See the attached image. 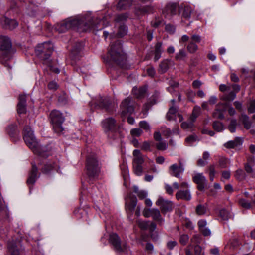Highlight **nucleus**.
I'll use <instances>...</instances> for the list:
<instances>
[{
	"instance_id": "27",
	"label": "nucleus",
	"mask_w": 255,
	"mask_h": 255,
	"mask_svg": "<svg viewBox=\"0 0 255 255\" xmlns=\"http://www.w3.org/2000/svg\"><path fill=\"white\" fill-rule=\"evenodd\" d=\"M239 121L244 125L246 129H249L251 128L252 122L249 120V118L247 115L242 114L239 117Z\"/></svg>"
},
{
	"instance_id": "62",
	"label": "nucleus",
	"mask_w": 255,
	"mask_h": 255,
	"mask_svg": "<svg viewBox=\"0 0 255 255\" xmlns=\"http://www.w3.org/2000/svg\"><path fill=\"white\" fill-rule=\"evenodd\" d=\"M147 73L148 76L153 77L156 74L155 69L152 67H150L147 69Z\"/></svg>"
},
{
	"instance_id": "57",
	"label": "nucleus",
	"mask_w": 255,
	"mask_h": 255,
	"mask_svg": "<svg viewBox=\"0 0 255 255\" xmlns=\"http://www.w3.org/2000/svg\"><path fill=\"white\" fill-rule=\"evenodd\" d=\"M48 88L51 90H56L58 88V85L55 81H52L48 83Z\"/></svg>"
},
{
	"instance_id": "6",
	"label": "nucleus",
	"mask_w": 255,
	"mask_h": 255,
	"mask_svg": "<svg viewBox=\"0 0 255 255\" xmlns=\"http://www.w3.org/2000/svg\"><path fill=\"white\" fill-rule=\"evenodd\" d=\"M49 119L54 131L61 134L64 130L62 124L65 120L63 114L59 110H53L50 113Z\"/></svg>"
},
{
	"instance_id": "44",
	"label": "nucleus",
	"mask_w": 255,
	"mask_h": 255,
	"mask_svg": "<svg viewBox=\"0 0 255 255\" xmlns=\"http://www.w3.org/2000/svg\"><path fill=\"white\" fill-rule=\"evenodd\" d=\"M128 17L126 14H121L116 16L115 21L118 23H122L127 20Z\"/></svg>"
},
{
	"instance_id": "25",
	"label": "nucleus",
	"mask_w": 255,
	"mask_h": 255,
	"mask_svg": "<svg viewBox=\"0 0 255 255\" xmlns=\"http://www.w3.org/2000/svg\"><path fill=\"white\" fill-rule=\"evenodd\" d=\"M151 212V217L153 219L158 222L159 224H162L164 222V219L162 217L159 210L156 208H152Z\"/></svg>"
},
{
	"instance_id": "30",
	"label": "nucleus",
	"mask_w": 255,
	"mask_h": 255,
	"mask_svg": "<svg viewBox=\"0 0 255 255\" xmlns=\"http://www.w3.org/2000/svg\"><path fill=\"white\" fill-rule=\"evenodd\" d=\"M133 0H120L117 8L119 9H125L130 7L132 3Z\"/></svg>"
},
{
	"instance_id": "37",
	"label": "nucleus",
	"mask_w": 255,
	"mask_h": 255,
	"mask_svg": "<svg viewBox=\"0 0 255 255\" xmlns=\"http://www.w3.org/2000/svg\"><path fill=\"white\" fill-rule=\"evenodd\" d=\"M235 176L237 179L242 181L245 179L246 176L245 173L242 169H239L236 170Z\"/></svg>"
},
{
	"instance_id": "15",
	"label": "nucleus",
	"mask_w": 255,
	"mask_h": 255,
	"mask_svg": "<svg viewBox=\"0 0 255 255\" xmlns=\"http://www.w3.org/2000/svg\"><path fill=\"white\" fill-rule=\"evenodd\" d=\"M184 170L182 164L179 162V165L174 164L169 167V173L172 176L179 178L180 174H182Z\"/></svg>"
},
{
	"instance_id": "32",
	"label": "nucleus",
	"mask_w": 255,
	"mask_h": 255,
	"mask_svg": "<svg viewBox=\"0 0 255 255\" xmlns=\"http://www.w3.org/2000/svg\"><path fill=\"white\" fill-rule=\"evenodd\" d=\"M162 51L163 50L162 49V43L161 42H158L155 45V49L154 52L155 61H157L160 59Z\"/></svg>"
},
{
	"instance_id": "1",
	"label": "nucleus",
	"mask_w": 255,
	"mask_h": 255,
	"mask_svg": "<svg viewBox=\"0 0 255 255\" xmlns=\"http://www.w3.org/2000/svg\"><path fill=\"white\" fill-rule=\"evenodd\" d=\"M103 21L90 15L77 16L69 18L62 22L60 25L61 30H78L80 32L88 31H98L103 28Z\"/></svg>"
},
{
	"instance_id": "4",
	"label": "nucleus",
	"mask_w": 255,
	"mask_h": 255,
	"mask_svg": "<svg viewBox=\"0 0 255 255\" xmlns=\"http://www.w3.org/2000/svg\"><path fill=\"white\" fill-rule=\"evenodd\" d=\"M53 51V45L50 42L38 44L35 47L36 55L44 63H47Z\"/></svg>"
},
{
	"instance_id": "48",
	"label": "nucleus",
	"mask_w": 255,
	"mask_h": 255,
	"mask_svg": "<svg viewBox=\"0 0 255 255\" xmlns=\"http://www.w3.org/2000/svg\"><path fill=\"white\" fill-rule=\"evenodd\" d=\"M156 148L159 150L164 151L167 148V144L165 141H160L156 144Z\"/></svg>"
},
{
	"instance_id": "18",
	"label": "nucleus",
	"mask_w": 255,
	"mask_h": 255,
	"mask_svg": "<svg viewBox=\"0 0 255 255\" xmlns=\"http://www.w3.org/2000/svg\"><path fill=\"white\" fill-rule=\"evenodd\" d=\"M32 168L29 172V176L27 180V184L28 185H33L37 179L38 168L34 163H32Z\"/></svg>"
},
{
	"instance_id": "47",
	"label": "nucleus",
	"mask_w": 255,
	"mask_h": 255,
	"mask_svg": "<svg viewBox=\"0 0 255 255\" xmlns=\"http://www.w3.org/2000/svg\"><path fill=\"white\" fill-rule=\"evenodd\" d=\"M187 49L188 51L190 53H194L198 49V46L196 44L193 42H190L187 46Z\"/></svg>"
},
{
	"instance_id": "36",
	"label": "nucleus",
	"mask_w": 255,
	"mask_h": 255,
	"mask_svg": "<svg viewBox=\"0 0 255 255\" xmlns=\"http://www.w3.org/2000/svg\"><path fill=\"white\" fill-rule=\"evenodd\" d=\"M200 113V109L199 107H195L194 108L192 113L190 117V121L193 123L196 119L199 116Z\"/></svg>"
},
{
	"instance_id": "3",
	"label": "nucleus",
	"mask_w": 255,
	"mask_h": 255,
	"mask_svg": "<svg viewBox=\"0 0 255 255\" xmlns=\"http://www.w3.org/2000/svg\"><path fill=\"white\" fill-rule=\"evenodd\" d=\"M23 138L26 144L36 154H40V146L37 142L31 128L25 126L23 130Z\"/></svg>"
},
{
	"instance_id": "39",
	"label": "nucleus",
	"mask_w": 255,
	"mask_h": 255,
	"mask_svg": "<svg viewBox=\"0 0 255 255\" xmlns=\"http://www.w3.org/2000/svg\"><path fill=\"white\" fill-rule=\"evenodd\" d=\"M133 168L134 173L137 176H141L143 172L142 165L133 164Z\"/></svg>"
},
{
	"instance_id": "51",
	"label": "nucleus",
	"mask_w": 255,
	"mask_h": 255,
	"mask_svg": "<svg viewBox=\"0 0 255 255\" xmlns=\"http://www.w3.org/2000/svg\"><path fill=\"white\" fill-rule=\"evenodd\" d=\"M240 205L243 208L249 209L251 208V204L245 199H242L239 200Z\"/></svg>"
},
{
	"instance_id": "50",
	"label": "nucleus",
	"mask_w": 255,
	"mask_h": 255,
	"mask_svg": "<svg viewBox=\"0 0 255 255\" xmlns=\"http://www.w3.org/2000/svg\"><path fill=\"white\" fill-rule=\"evenodd\" d=\"M139 126L147 131H150V127L149 124L145 121H141L139 123Z\"/></svg>"
},
{
	"instance_id": "59",
	"label": "nucleus",
	"mask_w": 255,
	"mask_h": 255,
	"mask_svg": "<svg viewBox=\"0 0 255 255\" xmlns=\"http://www.w3.org/2000/svg\"><path fill=\"white\" fill-rule=\"evenodd\" d=\"M177 244L176 241H170L167 243V247L169 250H172Z\"/></svg>"
},
{
	"instance_id": "61",
	"label": "nucleus",
	"mask_w": 255,
	"mask_h": 255,
	"mask_svg": "<svg viewBox=\"0 0 255 255\" xmlns=\"http://www.w3.org/2000/svg\"><path fill=\"white\" fill-rule=\"evenodd\" d=\"M248 110L250 113H253L255 112V100L251 102Z\"/></svg>"
},
{
	"instance_id": "33",
	"label": "nucleus",
	"mask_w": 255,
	"mask_h": 255,
	"mask_svg": "<svg viewBox=\"0 0 255 255\" xmlns=\"http://www.w3.org/2000/svg\"><path fill=\"white\" fill-rule=\"evenodd\" d=\"M177 112V109L174 106H171L166 115L168 120L171 121L175 120Z\"/></svg>"
},
{
	"instance_id": "46",
	"label": "nucleus",
	"mask_w": 255,
	"mask_h": 255,
	"mask_svg": "<svg viewBox=\"0 0 255 255\" xmlns=\"http://www.w3.org/2000/svg\"><path fill=\"white\" fill-rule=\"evenodd\" d=\"M137 224L138 225L139 227L142 230L148 229L149 226V221L147 222L138 220L137 221Z\"/></svg>"
},
{
	"instance_id": "38",
	"label": "nucleus",
	"mask_w": 255,
	"mask_h": 255,
	"mask_svg": "<svg viewBox=\"0 0 255 255\" xmlns=\"http://www.w3.org/2000/svg\"><path fill=\"white\" fill-rule=\"evenodd\" d=\"M17 126L15 124H10L7 128V132L11 136H13L16 132Z\"/></svg>"
},
{
	"instance_id": "43",
	"label": "nucleus",
	"mask_w": 255,
	"mask_h": 255,
	"mask_svg": "<svg viewBox=\"0 0 255 255\" xmlns=\"http://www.w3.org/2000/svg\"><path fill=\"white\" fill-rule=\"evenodd\" d=\"M169 68L168 62L167 60H164L160 64V71L162 73L166 72Z\"/></svg>"
},
{
	"instance_id": "31",
	"label": "nucleus",
	"mask_w": 255,
	"mask_h": 255,
	"mask_svg": "<svg viewBox=\"0 0 255 255\" xmlns=\"http://www.w3.org/2000/svg\"><path fill=\"white\" fill-rule=\"evenodd\" d=\"M133 192L136 193L140 200H143L146 198L148 195V193L145 190H140L137 186H133Z\"/></svg>"
},
{
	"instance_id": "49",
	"label": "nucleus",
	"mask_w": 255,
	"mask_h": 255,
	"mask_svg": "<svg viewBox=\"0 0 255 255\" xmlns=\"http://www.w3.org/2000/svg\"><path fill=\"white\" fill-rule=\"evenodd\" d=\"M237 125V121L235 119H232L228 126V128L231 133L235 132L236 131V127Z\"/></svg>"
},
{
	"instance_id": "52",
	"label": "nucleus",
	"mask_w": 255,
	"mask_h": 255,
	"mask_svg": "<svg viewBox=\"0 0 255 255\" xmlns=\"http://www.w3.org/2000/svg\"><path fill=\"white\" fill-rule=\"evenodd\" d=\"M190 241L193 244L198 245L201 242V236L199 235H194L191 239Z\"/></svg>"
},
{
	"instance_id": "10",
	"label": "nucleus",
	"mask_w": 255,
	"mask_h": 255,
	"mask_svg": "<svg viewBox=\"0 0 255 255\" xmlns=\"http://www.w3.org/2000/svg\"><path fill=\"white\" fill-rule=\"evenodd\" d=\"M109 242L117 252H123L128 248V245L124 243L121 245V239L116 233H111L109 236Z\"/></svg>"
},
{
	"instance_id": "58",
	"label": "nucleus",
	"mask_w": 255,
	"mask_h": 255,
	"mask_svg": "<svg viewBox=\"0 0 255 255\" xmlns=\"http://www.w3.org/2000/svg\"><path fill=\"white\" fill-rule=\"evenodd\" d=\"M196 136L195 135H190L185 139V142L190 144L196 140Z\"/></svg>"
},
{
	"instance_id": "22",
	"label": "nucleus",
	"mask_w": 255,
	"mask_h": 255,
	"mask_svg": "<svg viewBox=\"0 0 255 255\" xmlns=\"http://www.w3.org/2000/svg\"><path fill=\"white\" fill-rule=\"evenodd\" d=\"M176 198L178 200L189 201L191 199V194L189 189L179 190L176 194Z\"/></svg>"
},
{
	"instance_id": "63",
	"label": "nucleus",
	"mask_w": 255,
	"mask_h": 255,
	"mask_svg": "<svg viewBox=\"0 0 255 255\" xmlns=\"http://www.w3.org/2000/svg\"><path fill=\"white\" fill-rule=\"evenodd\" d=\"M253 166L255 165V158L254 156H249L247 157V162L246 163Z\"/></svg>"
},
{
	"instance_id": "11",
	"label": "nucleus",
	"mask_w": 255,
	"mask_h": 255,
	"mask_svg": "<svg viewBox=\"0 0 255 255\" xmlns=\"http://www.w3.org/2000/svg\"><path fill=\"white\" fill-rule=\"evenodd\" d=\"M157 206L160 207L161 212L164 215L173 210V204L169 200L164 199L162 197H159L156 202Z\"/></svg>"
},
{
	"instance_id": "2",
	"label": "nucleus",
	"mask_w": 255,
	"mask_h": 255,
	"mask_svg": "<svg viewBox=\"0 0 255 255\" xmlns=\"http://www.w3.org/2000/svg\"><path fill=\"white\" fill-rule=\"evenodd\" d=\"M108 55L110 60L122 68H125L127 56L122 50L121 41L117 40L114 43L111 44L108 50Z\"/></svg>"
},
{
	"instance_id": "56",
	"label": "nucleus",
	"mask_w": 255,
	"mask_h": 255,
	"mask_svg": "<svg viewBox=\"0 0 255 255\" xmlns=\"http://www.w3.org/2000/svg\"><path fill=\"white\" fill-rule=\"evenodd\" d=\"M151 143L152 142L144 141L141 146V149L144 151H151L150 146Z\"/></svg>"
},
{
	"instance_id": "21",
	"label": "nucleus",
	"mask_w": 255,
	"mask_h": 255,
	"mask_svg": "<svg viewBox=\"0 0 255 255\" xmlns=\"http://www.w3.org/2000/svg\"><path fill=\"white\" fill-rule=\"evenodd\" d=\"M243 139L236 137L233 140H230L224 144V146L227 149L239 148L243 143Z\"/></svg>"
},
{
	"instance_id": "28",
	"label": "nucleus",
	"mask_w": 255,
	"mask_h": 255,
	"mask_svg": "<svg viewBox=\"0 0 255 255\" xmlns=\"http://www.w3.org/2000/svg\"><path fill=\"white\" fill-rule=\"evenodd\" d=\"M191 12L192 9L189 6H181L179 8L180 14L181 15L182 17L185 19H188L190 18Z\"/></svg>"
},
{
	"instance_id": "8",
	"label": "nucleus",
	"mask_w": 255,
	"mask_h": 255,
	"mask_svg": "<svg viewBox=\"0 0 255 255\" xmlns=\"http://www.w3.org/2000/svg\"><path fill=\"white\" fill-rule=\"evenodd\" d=\"M12 42L7 36L0 35V56H5L9 53L12 48Z\"/></svg>"
},
{
	"instance_id": "45",
	"label": "nucleus",
	"mask_w": 255,
	"mask_h": 255,
	"mask_svg": "<svg viewBox=\"0 0 255 255\" xmlns=\"http://www.w3.org/2000/svg\"><path fill=\"white\" fill-rule=\"evenodd\" d=\"M228 163V160L227 158L221 157L219 160V166L220 168H225L227 167Z\"/></svg>"
},
{
	"instance_id": "12",
	"label": "nucleus",
	"mask_w": 255,
	"mask_h": 255,
	"mask_svg": "<svg viewBox=\"0 0 255 255\" xmlns=\"http://www.w3.org/2000/svg\"><path fill=\"white\" fill-rule=\"evenodd\" d=\"M121 114L125 116L128 113L131 114L134 111V103L131 98L128 97L121 103Z\"/></svg>"
},
{
	"instance_id": "14",
	"label": "nucleus",
	"mask_w": 255,
	"mask_h": 255,
	"mask_svg": "<svg viewBox=\"0 0 255 255\" xmlns=\"http://www.w3.org/2000/svg\"><path fill=\"white\" fill-rule=\"evenodd\" d=\"M179 5L176 3H169L164 8L162 14L166 18H170L173 15L176 14Z\"/></svg>"
},
{
	"instance_id": "60",
	"label": "nucleus",
	"mask_w": 255,
	"mask_h": 255,
	"mask_svg": "<svg viewBox=\"0 0 255 255\" xmlns=\"http://www.w3.org/2000/svg\"><path fill=\"white\" fill-rule=\"evenodd\" d=\"M152 208H145L143 211V215L146 218L151 217Z\"/></svg>"
},
{
	"instance_id": "13",
	"label": "nucleus",
	"mask_w": 255,
	"mask_h": 255,
	"mask_svg": "<svg viewBox=\"0 0 255 255\" xmlns=\"http://www.w3.org/2000/svg\"><path fill=\"white\" fill-rule=\"evenodd\" d=\"M125 207L127 211L132 214L137 205L136 197L132 193H129L125 198Z\"/></svg>"
},
{
	"instance_id": "24",
	"label": "nucleus",
	"mask_w": 255,
	"mask_h": 255,
	"mask_svg": "<svg viewBox=\"0 0 255 255\" xmlns=\"http://www.w3.org/2000/svg\"><path fill=\"white\" fill-rule=\"evenodd\" d=\"M133 164L142 165L144 163L143 156L139 150H134L133 152Z\"/></svg>"
},
{
	"instance_id": "54",
	"label": "nucleus",
	"mask_w": 255,
	"mask_h": 255,
	"mask_svg": "<svg viewBox=\"0 0 255 255\" xmlns=\"http://www.w3.org/2000/svg\"><path fill=\"white\" fill-rule=\"evenodd\" d=\"M142 132V130L140 128H134L130 131V134L133 136L138 137L141 135Z\"/></svg>"
},
{
	"instance_id": "17",
	"label": "nucleus",
	"mask_w": 255,
	"mask_h": 255,
	"mask_svg": "<svg viewBox=\"0 0 255 255\" xmlns=\"http://www.w3.org/2000/svg\"><path fill=\"white\" fill-rule=\"evenodd\" d=\"M96 106L108 112H112L113 110L112 103L108 98H101Z\"/></svg>"
},
{
	"instance_id": "35",
	"label": "nucleus",
	"mask_w": 255,
	"mask_h": 255,
	"mask_svg": "<svg viewBox=\"0 0 255 255\" xmlns=\"http://www.w3.org/2000/svg\"><path fill=\"white\" fill-rule=\"evenodd\" d=\"M219 216L223 220H228L232 217L231 214L225 209H223L220 211Z\"/></svg>"
},
{
	"instance_id": "19",
	"label": "nucleus",
	"mask_w": 255,
	"mask_h": 255,
	"mask_svg": "<svg viewBox=\"0 0 255 255\" xmlns=\"http://www.w3.org/2000/svg\"><path fill=\"white\" fill-rule=\"evenodd\" d=\"M193 181L197 184L198 190L202 191L205 188L206 179L202 173H197L193 177Z\"/></svg>"
},
{
	"instance_id": "55",
	"label": "nucleus",
	"mask_w": 255,
	"mask_h": 255,
	"mask_svg": "<svg viewBox=\"0 0 255 255\" xmlns=\"http://www.w3.org/2000/svg\"><path fill=\"white\" fill-rule=\"evenodd\" d=\"M194 253L195 255H201L204 254L201 247L199 245H196L194 246Z\"/></svg>"
},
{
	"instance_id": "26",
	"label": "nucleus",
	"mask_w": 255,
	"mask_h": 255,
	"mask_svg": "<svg viewBox=\"0 0 255 255\" xmlns=\"http://www.w3.org/2000/svg\"><path fill=\"white\" fill-rule=\"evenodd\" d=\"M147 88L146 87H140L139 88L134 87L132 93L136 98L141 99L145 97Z\"/></svg>"
},
{
	"instance_id": "40",
	"label": "nucleus",
	"mask_w": 255,
	"mask_h": 255,
	"mask_svg": "<svg viewBox=\"0 0 255 255\" xmlns=\"http://www.w3.org/2000/svg\"><path fill=\"white\" fill-rule=\"evenodd\" d=\"M236 98V93L231 91L228 94H225L223 97V99L226 101H233Z\"/></svg>"
},
{
	"instance_id": "53",
	"label": "nucleus",
	"mask_w": 255,
	"mask_h": 255,
	"mask_svg": "<svg viewBox=\"0 0 255 255\" xmlns=\"http://www.w3.org/2000/svg\"><path fill=\"white\" fill-rule=\"evenodd\" d=\"M53 168V165L51 164H45L44 167L42 169V172L43 173H48Z\"/></svg>"
},
{
	"instance_id": "34",
	"label": "nucleus",
	"mask_w": 255,
	"mask_h": 255,
	"mask_svg": "<svg viewBox=\"0 0 255 255\" xmlns=\"http://www.w3.org/2000/svg\"><path fill=\"white\" fill-rule=\"evenodd\" d=\"M207 211V207L205 205L198 204L196 208V213L199 216L205 215Z\"/></svg>"
},
{
	"instance_id": "5",
	"label": "nucleus",
	"mask_w": 255,
	"mask_h": 255,
	"mask_svg": "<svg viewBox=\"0 0 255 255\" xmlns=\"http://www.w3.org/2000/svg\"><path fill=\"white\" fill-rule=\"evenodd\" d=\"M86 169V173L90 178H95L98 176L100 172V167L95 155L88 156Z\"/></svg>"
},
{
	"instance_id": "23",
	"label": "nucleus",
	"mask_w": 255,
	"mask_h": 255,
	"mask_svg": "<svg viewBox=\"0 0 255 255\" xmlns=\"http://www.w3.org/2000/svg\"><path fill=\"white\" fill-rule=\"evenodd\" d=\"M226 105L224 104H218L217 108L213 113V117L214 118L222 119L224 118L223 112L226 110Z\"/></svg>"
},
{
	"instance_id": "16",
	"label": "nucleus",
	"mask_w": 255,
	"mask_h": 255,
	"mask_svg": "<svg viewBox=\"0 0 255 255\" xmlns=\"http://www.w3.org/2000/svg\"><path fill=\"white\" fill-rule=\"evenodd\" d=\"M1 23L3 27L7 30H12L18 25V22L14 19H10L6 17L1 19Z\"/></svg>"
},
{
	"instance_id": "64",
	"label": "nucleus",
	"mask_w": 255,
	"mask_h": 255,
	"mask_svg": "<svg viewBox=\"0 0 255 255\" xmlns=\"http://www.w3.org/2000/svg\"><path fill=\"white\" fill-rule=\"evenodd\" d=\"M186 52L183 49L180 50L179 53H178L176 55V58L177 59H181L186 56Z\"/></svg>"
},
{
	"instance_id": "29",
	"label": "nucleus",
	"mask_w": 255,
	"mask_h": 255,
	"mask_svg": "<svg viewBox=\"0 0 255 255\" xmlns=\"http://www.w3.org/2000/svg\"><path fill=\"white\" fill-rule=\"evenodd\" d=\"M7 247L9 255H19V250H18L14 242H8L7 244Z\"/></svg>"
},
{
	"instance_id": "42",
	"label": "nucleus",
	"mask_w": 255,
	"mask_h": 255,
	"mask_svg": "<svg viewBox=\"0 0 255 255\" xmlns=\"http://www.w3.org/2000/svg\"><path fill=\"white\" fill-rule=\"evenodd\" d=\"M188 241L189 236L187 234H183L180 235L179 242L182 246L186 245Z\"/></svg>"
},
{
	"instance_id": "7",
	"label": "nucleus",
	"mask_w": 255,
	"mask_h": 255,
	"mask_svg": "<svg viewBox=\"0 0 255 255\" xmlns=\"http://www.w3.org/2000/svg\"><path fill=\"white\" fill-rule=\"evenodd\" d=\"M102 127L107 132L109 138L115 139V133L116 130V121L112 118H109L104 120L102 123Z\"/></svg>"
},
{
	"instance_id": "41",
	"label": "nucleus",
	"mask_w": 255,
	"mask_h": 255,
	"mask_svg": "<svg viewBox=\"0 0 255 255\" xmlns=\"http://www.w3.org/2000/svg\"><path fill=\"white\" fill-rule=\"evenodd\" d=\"M213 128L217 131L220 132L223 129V124L219 121H215L213 123Z\"/></svg>"
},
{
	"instance_id": "9",
	"label": "nucleus",
	"mask_w": 255,
	"mask_h": 255,
	"mask_svg": "<svg viewBox=\"0 0 255 255\" xmlns=\"http://www.w3.org/2000/svg\"><path fill=\"white\" fill-rule=\"evenodd\" d=\"M84 44L81 41H76L72 44L70 56L72 60L76 61L80 59L82 56V51Z\"/></svg>"
},
{
	"instance_id": "20",
	"label": "nucleus",
	"mask_w": 255,
	"mask_h": 255,
	"mask_svg": "<svg viewBox=\"0 0 255 255\" xmlns=\"http://www.w3.org/2000/svg\"><path fill=\"white\" fill-rule=\"evenodd\" d=\"M17 106V112L19 114H25L26 112V99L25 95H20L18 97Z\"/></svg>"
}]
</instances>
